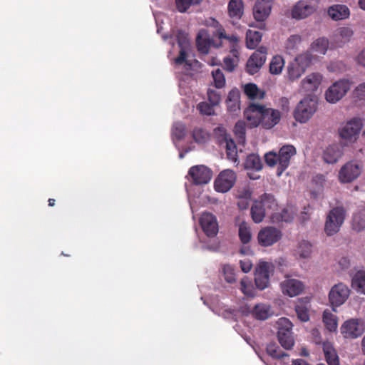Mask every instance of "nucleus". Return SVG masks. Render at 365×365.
<instances>
[{
  "label": "nucleus",
  "mask_w": 365,
  "mask_h": 365,
  "mask_svg": "<svg viewBox=\"0 0 365 365\" xmlns=\"http://www.w3.org/2000/svg\"><path fill=\"white\" fill-rule=\"evenodd\" d=\"M244 115L251 127L261 125L264 129L273 128L281 119L278 110L267 108L257 103H251L245 110Z\"/></svg>",
  "instance_id": "obj_1"
},
{
  "label": "nucleus",
  "mask_w": 365,
  "mask_h": 365,
  "mask_svg": "<svg viewBox=\"0 0 365 365\" xmlns=\"http://www.w3.org/2000/svg\"><path fill=\"white\" fill-rule=\"evenodd\" d=\"M296 154V149L293 145H287L282 146L277 154L274 152H269L264 155V160L267 165L274 167L277 165V175L280 176L288 168L291 158Z\"/></svg>",
  "instance_id": "obj_2"
},
{
  "label": "nucleus",
  "mask_w": 365,
  "mask_h": 365,
  "mask_svg": "<svg viewBox=\"0 0 365 365\" xmlns=\"http://www.w3.org/2000/svg\"><path fill=\"white\" fill-rule=\"evenodd\" d=\"M346 210L343 206H336L331 209L326 217L324 232L327 236L336 234L344 222Z\"/></svg>",
  "instance_id": "obj_3"
},
{
  "label": "nucleus",
  "mask_w": 365,
  "mask_h": 365,
  "mask_svg": "<svg viewBox=\"0 0 365 365\" xmlns=\"http://www.w3.org/2000/svg\"><path fill=\"white\" fill-rule=\"evenodd\" d=\"M312 62V56L309 53H302L295 57L287 67L285 78L290 82L299 79L305 72Z\"/></svg>",
  "instance_id": "obj_4"
},
{
  "label": "nucleus",
  "mask_w": 365,
  "mask_h": 365,
  "mask_svg": "<svg viewBox=\"0 0 365 365\" xmlns=\"http://www.w3.org/2000/svg\"><path fill=\"white\" fill-rule=\"evenodd\" d=\"M317 103L309 97H305L297 104L294 110L295 120L301 123L307 122L316 112Z\"/></svg>",
  "instance_id": "obj_5"
},
{
  "label": "nucleus",
  "mask_w": 365,
  "mask_h": 365,
  "mask_svg": "<svg viewBox=\"0 0 365 365\" xmlns=\"http://www.w3.org/2000/svg\"><path fill=\"white\" fill-rule=\"evenodd\" d=\"M351 81L347 79H341L334 83L326 91V100L335 103L341 99L350 90Z\"/></svg>",
  "instance_id": "obj_6"
},
{
  "label": "nucleus",
  "mask_w": 365,
  "mask_h": 365,
  "mask_svg": "<svg viewBox=\"0 0 365 365\" xmlns=\"http://www.w3.org/2000/svg\"><path fill=\"white\" fill-rule=\"evenodd\" d=\"M362 127L361 119L353 118L340 128L339 130V136L349 142H354L358 138Z\"/></svg>",
  "instance_id": "obj_7"
},
{
  "label": "nucleus",
  "mask_w": 365,
  "mask_h": 365,
  "mask_svg": "<svg viewBox=\"0 0 365 365\" xmlns=\"http://www.w3.org/2000/svg\"><path fill=\"white\" fill-rule=\"evenodd\" d=\"M282 237V231L273 226L262 228L257 235V241L262 247H269L279 242Z\"/></svg>",
  "instance_id": "obj_8"
},
{
  "label": "nucleus",
  "mask_w": 365,
  "mask_h": 365,
  "mask_svg": "<svg viewBox=\"0 0 365 365\" xmlns=\"http://www.w3.org/2000/svg\"><path fill=\"white\" fill-rule=\"evenodd\" d=\"M237 179L236 173L232 170H225L220 173L214 182V187L217 192H227L235 185Z\"/></svg>",
  "instance_id": "obj_9"
},
{
  "label": "nucleus",
  "mask_w": 365,
  "mask_h": 365,
  "mask_svg": "<svg viewBox=\"0 0 365 365\" xmlns=\"http://www.w3.org/2000/svg\"><path fill=\"white\" fill-rule=\"evenodd\" d=\"M267 59V48L260 47L255 51L247 60L246 71L251 75L257 73L264 64Z\"/></svg>",
  "instance_id": "obj_10"
},
{
  "label": "nucleus",
  "mask_w": 365,
  "mask_h": 365,
  "mask_svg": "<svg viewBox=\"0 0 365 365\" xmlns=\"http://www.w3.org/2000/svg\"><path fill=\"white\" fill-rule=\"evenodd\" d=\"M273 0H257L253 7V16L257 21L260 22V29H264L263 23L269 16Z\"/></svg>",
  "instance_id": "obj_11"
},
{
  "label": "nucleus",
  "mask_w": 365,
  "mask_h": 365,
  "mask_svg": "<svg viewBox=\"0 0 365 365\" xmlns=\"http://www.w3.org/2000/svg\"><path fill=\"white\" fill-rule=\"evenodd\" d=\"M349 289L343 283L333 286L329 293V300L332 307H339L343 304L349 296Z\"/></svg>",
  "instance_id": "obj_12"
},
{
  "label": "nucleus",
  "mask_w": 365,
  "mask_h": 365,
  "mask_svg": "<svg viewBox=\"0 0 365 365\" xmlns=\"http://www.w3.org/2000/svg\"><path fill=\"white\" fill-rule=\"evenodd\" d=\"M361 166L356 161L346 163L339 170V179L342 182H351L361 174Z\"/></svg>",
  "instance_id": "obj_13"
},
{
  "label": "nucleus",
  "mask_w": 365,
  "mask_h": 365,
  "mask_svg": "<svg viewBox=\"0 0 365 365\" xmlns=\"http://www.w3.org/2000/svg\"><path fill=\"white\" fill-rule=\"evenodd\" d=\"M365 330L364 322L359 319H350L346 321L341 327V334L345 338H357Z\"/></svg>",
  "instance_id": "obj_14"
},
{
  "label": "nucleus",
  "mask_w": 365,
  "mask_h": 365,
  "mask_svg": "<svg viewBox=\"0 0 365 365\" xmlns=\"http://www.w3.org/2000/svg\"><path fill=\"white\" fill-rule=\"evenodd\" d=\"M317 6L312 1L300 0L293 7L292 16L296 19H303L317 11Z\"/></svg>",
  "instance_id": "obj_15"
},
{
  "label": "nucleus",
  "mask_w": 365,
  "mask_h": 365,
  "mask_svg": "<svg viewBox=\"0 0 365 365\" xmlns=\"http://www.w3.org/2000/svg\"><path fill=\"white\" fill-rule=\"evenodd\" d=\"M271 264L268 262H260L256 268L255 273V282L256 287L263 290L269 284V273Z\"/></svg>",
  "instance_id": "obj_16"
},
{
  "label": "nucleus",
  "mask_w": 365,
  "mask_h": 365,
  "mask_svg": "<svg viewBox=\"0 0 365 365\" xmlns=\"http://www.w3.org/2000/svg\"><path fill=\"white\" fill-rule=\"evenodd\" d=\"M188 173L195 185L207 184L212 176V171L202 165L191 167Z\"/></svg>",
  "instance_id": "obj_17"
},
{
  "label": "nucleus",
  "mask_w": 365,
  "mask_h": 365,
  "mask_svg": "<svg viewBox=\"0 0 365 365\" xmlns=\"http://www.w3.org/2000/svg\"><path fill=\"white\" fill-rule=\"evenodd\" d=\"M200 224L205 235L214 237L218 232V223L216 217L210 212H203L200 218Z\"/></svg>",
  "instance_id": "obj_18"
},
{
  "label": "nucleus",
  "mask_w": 365,
  "mask_h": 365,
  "mask_svg": "<svg viewBox=\"0 0 365 365\" xmlns=\"http://www.w3.org/2000/svg\"><path fill=\"white\" fill-rule=\"evenodd\" d=\"M282 292L290 297L300 294L304 288L303 282L299 279L289 278L286 276L285 279L280 284Z\"/></svg>",
  "instance_id": "obj_19"
},
{
  "label": "nucleus",
  "mask_w": 365,
  "mask_h": 365,
  "mask_svg": "<svg viewBox=\"0 0 365 365\" xmlns=\"http://www.w3.org/2000/svg\"><path fill=\"white\" fill-rule=\"evenodd\" d=\"M257 202H261V205L267 212V216L272 220V217L274 215L276 211L278 208L277 202L272 194L264 193L260 196L258 200H256Z\"/></svg>",
  "instance_id": "obj_20"
},
{
  "label": "nucleus",
  "mask_w": 365,
  "mask_h": 365,
  "mask_svg": "<svg viewBox=\"0 0 365 365\" xmlns=\"http://www.w3.org/2000/svg\"><path fill=\"white\" fill-rule=\"evenodd\" d=\"M229 17L235 24L244 14V2L242 0H230L227 6Z\"/></svg>",
  "instance_id": "obj_21"
},
{
  "label": "nucleus",
  "mask_w": 365,
  "mask_h": 365,
  "mask_svg": "<svg viewBox=\"0 0 365 365\" xmlns=\"http://www.w3.org/2000/svg\"><path fill=\"white\" fill-rule=\"evenodd\" d=\"M328 16L334 21L346 19L350 16V10L345 4H334L327 9Z\"/></svg>",
  "instance_id": "obj_22"
},
{
  "label": "nucleus",
  "mask_w": 365,
  "mask_h": 365,
  "mask_svg": "<svg viewBox=\"0 0 365 365\" xmlns=\"http://www.w3.org/2000/svg\"><path fill=\"white\" fill-rule=\"evenodd\" d=\"M322 76L318 73L308 75L302 81V86L306 91H314L320 85Z\"/></svg>",
  "instance_id": "obj_23"
},
{
  "label": "nucleus",
  "mask_w": 365,
  "mask_h": 365,
  "mask_svg": "<svg viewBox=\"0 0 365 365\" xmlns=\"http://www.w3.org/2000/svg\"><path fill=\"white\" fill-rule=\"evenodd\" d=\"M342 152L337 145H331L324 151L323 158L327 163H336L341 157Z\"/></svg>",
  "instance_id": "obj_24"
},
{
  "label": "nucleus",
  "mask_w": 365,
  "mask_h": 365,
  "mask_svg": "<svg viewBox=\"0 0 365 365\" xmlns=\"http://www.w3.org/2000/svg\"><path fill=\"white\" fill-rule=\"evenodd\" d=\"M323 351L325 359L329 365H339V359L331 343H323Z\"/></svg>",
  "instance_id": "obj_25"
},
{
  "label": "nucleus",
  "mask_w": 365,
  "mask_h": 365,
  "mask_svg": "<svg viewBox=\"0 0 365 365\" xmlns=\"http://www.w3.org/2000/svg\"><path fill=\"white\" fill-rule=\"evenodd\" d=\"M252 314L257 319L265 320L272 315V312L269 305L258 304L254 307Z\"/></svg>",
  "instance_id": "obj_26"
},
{
  "label": "nucleus",
  "mask_w": 365,
  "mask_h": 365,
  "mask_svg": "<svg viewBox=\"0 0 365 365\" xmlns=\"http://www.w3.org/2000/svg\"><path fill=\"white\" fill-rule=\"evenodd\" d=\"M244 165L246 170H252L255 171H259L263 168V164L260 157L255 153L250 154L247 156Z\"/></svg>",
  "instance_id": "obj_27"
},
{
  "label": "nucleus",
  "mask_w": 365,
  "mask_h": 365,
  "mask_svg": "<svg viewBox=\"0 0 365 365\" xmlns=\"http://www.w3.org/2000/svg\"><path fill=\"white\" fill-rule=\"evenodd\" d=\"M261 204V202L255 201L251 207V217L255 223H260L263 221L265 216H267V212L263 210Z\"/></svg>",
  "instance_id": "obj_28"
},
{
  "label": "nucleus",
  "mask_w": 365,
  "mask_h": 365,
  "mask_svg": "<svg viewBox=\"0 0 365 365\" xmlns=\"http://www.w3.org/2000/svg\"><path fill=\"white\" fill-rule=\"evenodd\" d=\"M351 286L357 292L365 294V272H357L352 278Z\"/></svg>",
  "instance_id": "obj_29"
},
{
  "label": "nucleus",
  "mask_w": 365,
  "mask_h": 365,
  "mask_svg": "<svg viewBox=\"0 0 365 365\" xmlns=\"http://www.w3.org/2000/svg\"><path fill=\"white\" fill-rule=\"evenodd\" d=\"M262 34L257 31L249 29L246 33V44L248 48H255L262 40Z\"/></svg>",
  "instance_id": "obj_30"
},
{
  "label": "nucleus",
  "mask_w": 365,
  "mask_h": 365,
  "mask_svg": "<svg viewBox=\"0 0 365 365\" xmlns=\"http://www.w3.org/2000/svg\"><path fill=\"white\" fill-rule=\"evenodd\" d=\"M323 322L330 332L335 331L338 327L337 317L328 310L323 313Z\"/></svg>",
  "instance_id": "obj_31"
},
{
  "label": "nucleus",
  "mask_w": 365,
  "mask_h": 365,
  "mask_svg": "<svg viewBox=\"0 0 365 365\" xmlns=\"http://www.w3.org/2000/svg\"><path fill=\"white\" fill-rule=\"evenodd\" d=\"M277 336L279 344L285 349H290L294 344L292 331H278Z\"/></svg>",
  "instance_id": "obj_32"
},
{
  "label": "nucleus",
  "mask_w": 365,
  "mask_h": 365,
  "mask_svg": "<svg viewBox=\"0 0 365 365\" xmlns=\"http://www.w3.org/2000/svg\"><path fill=\"white\" fill-rule=\"evenodd\" d=\"M284 59L279 55L272 57L269 63V72L272 75H279L282 73L284 67Z\"/></svg>",
  "instance_id": "obj_33"
},
{
  "label": "nucleus",
  "mask_w": 365,
  "mask_h": 365,
  "mask_svg": "<svg viewBox=\"0 0 365 365\" xmlns=\"http://www.w3.org/2000/svg\"><path fill=\"white\" fill-rule=\"evenodd\" d=\"M240 92L237 89H232L228 93L226 103L231 111H236L240 108Z\"/></svg>",
  "instance_id": "obj_34"
},
{
  "label": "nucleus",
  "mask_w": 365,
  "mask_h": 365,
  "mask_svg": "<svg viewBox=\"0 0 365 365\" xmlns=\"http://www.w3.org/2000/svg\"><path fill=\"white\" fill-rule=\"evenodd\" d=\"M238 235L242 244H247L251 241L250 227L246 222L243 221L239 225Z\"/></svg>",
  "instance_id": "obj_35"
},
{
  "label": "nucleus",
  "mask_w": 365,
  "mask_h": 365,
  "mask_svg": "<svg viewBox=\"0 0 365 365\" xmlns=\"http://www.w3.org/2000/svg\"><path fill=\"white\" fill-rule=\"evenodd\" d=\"M312 253V245L305 240L300 242L295 250V255L301 259L309 258Z\"/></svg>",
  "instance_id": "obj_36"
},
{
  "label": "nucleus",
  "mask_w": 365,
  "mask_h": 365,
  "mask_svg": "<svg viewBox=\"0 0 365 365\" xmlns=\"http://www.w3.org/2000/svg\"><path fill=\"white\" fill-rule=\"evenodd\" d=\"M244 92L246 96L252 100L262 99L264 98V93L260 92L258 87L255 83H247L244 87Z\"/></svg>",
  "instance_id": "obj_37"
},
{
  "label": "nucleus",
  "mask_w": 365,
  "mask_h": 365,
  "mask_svg": "<svg viewBox=\"0 0 365 365\" xmlns=\"http://www.w3.org/2000/svg\"><path fill=\"white\" fill-rule=\"evenodd\" d=\"M234 133L238 143L244 145L246 139V125L244 121L239 120L236 123Z\"/></svg>",
  "instance_id": "obj_38"
},
{
  "label": "nucleus",
  "mask_w": 365,
  "mask_h": 365,
  "mask_svg": "<svg viewBox=\"0 0 365 365\" xmlns=\"http://www.w3.org/2000/svg\"><path fill=\"white\" fill-rule=\"evenodd\" d=\"M294 219L293 212L287 208L283 209L280 212H275L272 217L273 222H289Z\"/></svg>",
  "instance_id": "obj_39"
},
{
  "label": "nucleus",
  "mask_w": 365,
  "mask_h": 365,
  "mask_svg": "<svg viewBox=\"0 0 365 365\" xmlns=\"http://www.w3.org/2000/svg\"><path fill=\"white\" fill-rule=\"evenodd\" d=\"M329 46V41L325 38H319L312 44V50L320 54H325Z\"/></svg>",
  "instance_id": "obj_40"
},
{
  "label": "nucleus",
  "mask_w": 365,
  "mask_h": 365,
  "mask_svg": "<svg viewBox=\"0 0 365 365\" xmlns=\"http://www.w3.org/2000/svg\"><path fill=\"white\" fill-rule=\"evenodd\" d=\"M194 140L197 143L203 144L210 140V134L204 129L195 128L192 133Z\"/></svg>",
  "instance_id": "obj_41"
},
{
  "label": "nucleus",
  "mask_w": 365,
  "mask_h": 365,
  "mask_svg": "<svg viewBox=\"0 0 365 365\" xmlns=\"http://www.w3.org/2000/svg\"><path fill=\"white\" fill-rule=\"evenodd\" d=\"M197 50L202 54H207L211 46V41L209 38H204L200 34L196 38Z\"/></svg>",
  "instance_id": "obj_42"
},
{
  "label": "nucleus",
  "mask_w": 365,
  "mask_h": 365,
  "mask_svg": "<svg viewBox=\"0 0 365 365\" xmlns=\"http://www.w3.org/2000/svg\"><path fill=\"white\" fill-rule=\"evenodd\" d=\"M267 352L274 359H283L288 357L289 355L282 351L275 344H269L267 346Z\"/></svg>",
  "instance_id": "obj_43"
},
{
  "label": "nucleus",
  "mask_w": 365,
  "mask_h": 365,
  "mask_svg": "<svg viewBox=\"0 0 365 365\" xmlns=\"http://www.w3.org/2000/svg\"><path fill=\"white\" fill-rule=\"evenodd\" d=\"M201 0H175L176 8L180 13H184L192 6L199 4Z\"/></svg>",
  "instance_id": "obj_44"
},
{
  "label": "nucleus",
  "mask_w": 365,
  "mask_h": 365,
  "mask_svg": "<svg viewBox=\"0 0 365 365\" xmlns=\"http://www.w3.org/2000/svg\"><path fill=\"white\" fill-rule=\"evenodd\" d=\"M212 76L214 80L215 86L217 88H222L225 85V78L222 71L217 68L212 71Z\"/></svg>",
  "instance_id": "obj_45"
},
{
  "label": "nucleus",
  "mask_w": 365,
  "mask_h": 365,
  "mask_svg": "<svg viewBox=\"0 0 365 365\" xmlns=\"http://www.w3.org/2000/svg\"><path fill=\"white\" fill-rule=\"evenodd\" d=\"M351 225L352 228L357 232L364 230L365 227V219L363 215L359 212L354 213L352 217Z\"/></svg>",
  "instance_id": "obj_46"
},
{
  "label": "nucleus",
  "mask_w": 365,
  "mask_h": 365,
  "mask_svg": "<svg viewBox=\"0 0 365 365\" xmlns=\"http://www.w3.org/2000/svg\"><path fill=\"white\" fill-rule=\"evenodd\" d=\"M178 44H179V46L180 47V51L179 56L175 59V62L178 65H181L185 62L187 63V62H186L187 53H186V51L184 48V44L186 43V38H184V39H180V34L178 35Z\"/></svg>",
  "instance_id": "obj_47"
},
{
  "label": "nucleus",
  "mask_w": 365,
  "mask_h": 365,
  "mask_svg": "<svg viewBox=\"0 0 365 365\" xmlns=\"http://www.w3.org/2000/svg\"><path fill=\"white\" fill-rule=\"evenodd\" d=\"M240 289L242 292L247 296L252 297L254 295V291L251 281L247 277L241 279Z\"/></svg>",
  "instance_id": "obj_48"
},
{
  "label": "nucleus",
  "mask_w": 365,
  "mask_h": 365,
  "mask_svg": "<svg viewBox=\"0 0 365 365\" xmlns=\"http://www.w3.org/2000/svg\"><path fill=\"white\" fill-rule=\"evenodd\" d=\"M337 34L341 38V41L344 43L350 41L354 34L353 30L347 26L340 27L337 31Z\"/></svg>",
  "instance_id": "obj_49"
},
{
  "label": "nucleus",
  "mask_w": 365,
  "mask_h": 365,
  "mask_svg": "<svg viewBox=\"0 0 365 365\" xmlns=\"http://www.w3.org/2000/svg\"><path fill=\"white\" fill-rule=\"evenodd\" d=\"M223 273L226 282H227L228 283H232L235 282V272L232 266L229 264L225 265L223 267Z\"/></svg>",
  "instance_id": "obj_50"
},
{
  "label": "nucleus",
  "mask_w": 365,
  "mask_h": 365,
  "mask_svg": "<svg viewBox=\"0 0 365 365\" xmlns=\"http://www.w3.org/2000/svg\"><path fill=\"white\" fill-rule=\"evenodd\" d=\"M298 318L302 322H307L309 319L308 309L303 304L297 305L295 308Z\"/></svg>",
  "instance_id": "obj_51"
},
{
  "label": "nucleus",
  "mask_w": 365,
  "mask_h": 365,
  "mask_svg": "<svg viewBox=\"0 0 365 365\" xmlns=\"http://www.w3.org/2000/svg\"><path fill=\"white\" fill-rule=\"evenodd\" d=\"M214 106H212V104L210 103H208L207 102H201L197 105V108L200 113L207 115H211L215 113Z\"/></svg>",
  "instance_id": "obj_52"
},
{
  "label": "nucleus",
  "mask_w": 365,
  "mask_h": 365,
  "mask_svg": "<svg viewBox=\"0 0 365 365\" xmlns=\"http://www.w3.org/2000/svg\"><path fill=\"white\" fill-rule=\"evenodd\" d=\"M218 38L219 39H226L229 41L231 43H232V46L234 47L237 43L239 41V38L235 35L228 36L225 33V30L224 28L220 27V29L217 31Z\"/></svg>",
  "instance_id": "obj_53"
},
{
  "label": "nucleus",
  "mask_w": 365,
  "mask_h": 365,
  "mask_svg": "<svg viewBox=\"0 0 365 365\" xmlns=\"http://www.w3.org/2000/svg\"><path fill=\"white\" fill-rule=\"evenodd\" d=\"M278 331H292V324L287 318H280L277 321Z\"/></svg>",
  "instance_id": "obj_54"
},
{
  "label": "nucleus",
  "mask_w": 365,
  "mask_h": 365,
  "mask_svg": "<svg viewBox=\"0 0 365 365\" xmlns=\"http://www.w3.org/2000/svg\"><path fill=\"white\" fill-rule=\"evenodd\" d=\"M353 96L359 101H365V82L356 87L353 91Z\"/></svg>",
  "instance_id": "obj_55"
},
{
  "label": "nucleus",
  "mask_w": 365,
  "mask_h": 365,
  "mask_svg": "<svg viewBox=\"0 0 365 365\" xmlns=\"http://www.w3.org/2000/svg\"><path fill=\"white\" fill-rule=\"evenodd\" d=\"M173 133L177 139H182L186 133L185 126L182 123H177L174 126Z\"/></svg>",
  "instance_id": "obj_56"
},
{
  "label": "nucleus",
  "mask_w": 365,
  "mask_h": 365,
  "mask_svg": "<svg viewBox=\"0 0 365 365\" xmlns=\"http://www.w3.org/2000/svg\"><path fill=\"white\" fill-rule=\"evenodd\" d=\"M215 135H220L222 139L226 142V148L228 150V147L232 148L233 145L231 144L232 139L228 140V136L226 133V130L222 127H218L214 130Z\"/></svg>",
  "instance_id": "obj_57"
},
{
  "label": "nucleus",
  "mask_w": 365,
  "mask_h": 365,
  "mask_svg": "<svg viewBox=\"0 0 365 365\" xmlns=\"http://www.w3.org/2000/svg\"><path fill=\"white\" fill-rule=\"evenodd\" d=\"M208 101L212 106H217L220 102V95L215 91L208 90Z\"/></svg>",
  "instance_id": "obj_58"
},
{
  "label": "nucleus",
  "mask_w": 365,
  "mask_h": 365,
  "mask_svg": "<svg viewBox=\"0 0 365 365\" xmlns=\"http://www.w3.org/2000/svg\"><path fill=\"white\" fill-rule=\"evenodd\" d=\"M277 106L283 111L288 112L289 110V100L287 97H281L278 99Z\"/></svg>",
  "instance_id": "obj_59"
},
{
  "label": "nucleus",
  "mask_w": 365,
  "mask_h": 365,
  "mask_svg": "<svg viewBox=\"0 0 365 365\" xmlns=\"http://www.w3.org/2000/svg\"><path fill=\"white\" fill-rule=\"evenodd\" d=\"M252 196V192L250 190L248 187H243L242 189H239L237 192V198H243L250 200Z\"/></svg>",
  "instance_id": "obj_60"
},
{
  "label": "nucleus",
  "mask_w": 365,
  "mask_h": 365,
  "mask_svg": "<svg viewBox=\"0 0 365 365\" xmlns=\"http://www.w3.org/2000/svg\"><path fill=\"white\" fill-rule=\"evenodd\" d=\"M302 41L299 35H292L287 40V46L291 48H294Z\"/></svg>",
  "instance_id": "obj_61"
},
{
  "label": "nucleus",
  "mask_w": 365,
  "mask_h": 365,
  "mask_svg": "<svg viewBox=\"0 0 365 365\" xmlns=\"http://www.w3.org/2000/svg\"><path fill=\"white\" fill-rule=\"evenodd\" d=\"M223 61L225 64V68L227 71L232 72L235 70V64L233 58L231 57H225Z\"/></svg>",
  "instance_id": "obj_62"
},
{
  "label": "nucleus",
  "mask_w": 365,
  "mask_h": 365,
  "mask_svg": "<svg viewBox=\"0 0 365 365\" xmlns=\"http://www.w3.org/2000/svg\"><path fill=\"white\" fill-rule=\"evenodd\" d=\"M240 267L245 273L249 272L252 267V264L250 259L240 260Z\"/></svg>",
  "instance_id": "obj_63"
},
{
  "label": "nucleus",
  "mask_w": 365,
  "mask_h": 365,
  "mask_svg": "<svg viewBox=\"0 0 365 365\" xmlns=\"http://www.w3.org/2000/svg\"><path fill=\"white\" fill-rule=\"evenodd\" d=\"M231 144L233 145V148H230L228 147V150H227V155L230 159L236 160H237V158H236V156H237L236 145L233 140H231Z\"/></svg>",
  "instance_id": "obj_64"
}]
</instances>
